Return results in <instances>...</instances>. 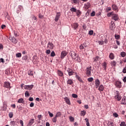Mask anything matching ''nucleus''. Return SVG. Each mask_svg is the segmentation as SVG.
<instances>
[{
  "label": "nucleus",
  "instance_id": "obj_39",
  "mask_svg": "<svg viewBox=\"0 0 126 126\" xmlns=\"http://www.w3.org/2000/svg\"><path fill=\"white\" fill-rule=\"evenodd\" d=\"M18 103H22V104H23V103H24L23 98H21L19 99L18 100Z\"/></svg>",
  "mask_w": 126,
  "mask_h": 126
},
{
  "label": "nucleus",
  "instance_id": "obj_6",
  "mask_svg": "<svg viewBox=\"0 0 126 126\" xmlns=\"http://www.w3.org/2000/svg\"><path fill=\"white\" fill-rule=\"evenodd\" d=\"M71 26L74 30H76L78 28L79 25L78 24V23H74L71 25Z\"/></svg>",
  "mask_w": 126,
  "mask_h": 126
},
{
  "label": "nucleus",
  "instance_id": "obj_23",
  "mask_svg": "<svg viewBox=\"0 0 126 126\" xmlns=\"http://www.w3.org/2000/svg\"><path fill=\"white\" fill-rule=\"evenodd\" d=\"M84 6L86 9H88L89 7H90V3H89V2L86 3L84 5Z\"/></svg>",
  "mask_w": 126,
  "mask_h": 126
},
{
  "label": "nucleus",
  "instance_id": "obj_59",
  "mask_svg": "<svg viewBox=\"0 0 126 126\" xmlns=\"http://www.w3.org/2000/svg\"><path fill=\"white\" fill-rule=\"evenodd\" d=\"M11 107L13 109H15V107H16V106L15 105V104H11Z\"/></svg>",
  "mask_w": 126,
  "mask_h": 126
},
{
  "label": "nucleus",
  "instance_id": "obj_40",
  "mask_svg": "<svg viewBox=\"0 0 126 126\" xmlns=\"http://www.w3.org/2000/svg\"><path fill=\"white\" fill-rule=\"evenodd\" d=\"M25 95L26 97H28L30 96V94H29V92H28V91H26L25 93Z\"/></svg>",
  "mask_w": 126,
  "mask_h": 126
},
{
  "label": "nucleus",
  "instance_id": "obj_42",
  "mask_svg": "<svg viewBox=\"0 0 126 126\" xmlns=\"http://www.w3.org/2000/svg\"><path fill=\"white\" fill-rule=\"evenodd\" d=\"M21 53H18L16 54V58H21Z\"/></svg>",
  "mask_w": 126,
  "mask_h": 126
},
{
  "label": "nucleus",
  "instance_id": "obj_12",
  "mask_svg": "<svg viewBox=\"0 0 126 126\" xmlns=\"http://www.w3.org/2000/svg\"><path fill=\"white\" fill-rule=\"evenodd\" d=\"M10 40L13 44H17V42H18V40L14 37H11Z\"/></svg>",
  "mask_w": 126,
  "mask_h": 126
},
{
  "label": "nucleus",
  "instance_id": "obj_18",
  "mask_svg": "<svg viewBox=\"0 0 126 126\" xmlns=\"http://www.w3.org/2000/svg\"><path fill=\"white\" fill-rule=\"evenodd\" d=\"M23 8V7L21 5H19L18 7L17 8L16 12L17 13H19L20 11H21V9Z\"/></svg>",
  "mask_w": 126,
  "mask_h": 126
},
{
  "label": "nucleus",
  "instance_id": "obj_56",
  "mask_svg": "<svg viewBox=\"0 0 126 126\" xmlns=\"http://www.w3.org/2000/svg\"><path fill=\"white\" fill-rule=\"evenodd\" d=\"M122 72H123V73H126V66H125L123 70L122 71Z\"/></svg>",
  "mask_w": 126,
  "mask_h": 126
},
{
  "label": "nucleus",
  "instance_id": "obj_38",
  "mask_svg": "<svg viewBox=\"0 0 126 126\" xmlns=\"http://www.w3.org/2000/svg\"><path fill=\"white\" fill-rule=\"evenodd\" d=\"M93 80H94V79L93 78V77H90L88 78V81L89 82H92Z\"/></svg>",
  "mask_w": 126,
  "mask_h": 126
},
{
  "label": "nucleus",
  "instance_id": "obj_22",
  "mask_svg": "<svg viewBox=\"0 0 126 126\" xmlns=\"http://www.w3.org/2000/svg\"><path fill=\"white\" fill-rule=\"evenodd\" d=\"M57 73H58L59 76H61V77L62 76H63V71H62L60 70H58L57 71Z\"/></svg>",
  "mask_w": 126,
  "mask_h": 126
},
{
  "label": "nucleus",
  "instance_id": "obj_29",
  "mask_svg": "<svg viewBox=\"0 0 126 126\" xmlns=\"http://www.w3.org/2000/svg\"><path fill=\"white\" fill-rule=\"evenodd\" d=\"M112 7L114 10H118V6L115 4H112Z\"/></svg>",
  "mask_w": 126,
  "mask_h": 126
},
{
  "label": "nucleus",
  "instance_id": "obj_48",
  "mask_svg": "<svg viewBox=\"0 0 126 126\" xmlns=\"http://www.w3.org/2000/svg\"><path fill=\"white\" fill-rule=\"evenodd\" d=\"M52 122L53 123H57V117H55L53 119H52Z\"/></svg>",
  "mask_w": 126,
  "mask_h": 126
},
{
  "label": "nucleus",
  "instance_id": "obj_15",
  "mask_svg": "<svg viewBox=\"0 0 126 126\" xmlns=\"http://www.w3.org/2000/svg\"><path fill=\"white\" fill-rule=\"evenodd\" d=\"M114 98L116 101H121V100H122V96L121 94H119V95H115Z\"/></svg>",
  "mask_w": 126,
  "mask_h": 126
},
{
  "label": "nucleus",
  "instance_id": "obj_16",
  "mask_svg": "<svg viewBox=\"0 0 126 126\" xmlns=\"http://www.w3.org/2000/svg\"><path fill=\"white\" fill-rule=\"evenodd\" d=\"M112 19L115 20V21H117L119 19V16L118 15L114 14L112 15Z\"/></svg>",
  "mask_w": 126,
  "mask_h": 126
},
{
  "label": "nucleus",
  "instance_id": "obj_26",
  "mask_svg": "<svg viewBox=\"0 0 126 126\" xmlns=\"http://www.w3.org/2000/svg\"><path fill=\"white\" fill-rule=\"evenodd\" d=\"M98 87L99 91H104V86L102 84L100 85Z\"/></svg>",
  "mask_w": 126,
  "mask_h": 126
},
{
  "label": "nucleus",
  "instance_id": "obj_19",
  "mask_svg": "<svg viewBox=\"0 0 126 126\" xmlns=\"http://www.w3.org/2000/svg\"><path fill=\"white\" fill-rule=\"evenodd\" d=\"M109 58L110 60H114V59H115V55L114 53L111 52L109 54Z\"/></svg>",
  "mask_w": 126,
  "mask_h": 126
},
{
  "label": "nucleus",
  "instance_id": "obj_9",
  "mask_svg": "<svg viewBox=\"0 0 126 126\" xmlns=\"http://www.w3.org/2000/svg\"><path fill=\"white\" fill-rule=\"evenodd\" d=\"M4 87L5 88H10V83L9 82H4Z\"/></svg>",
  "mask_w": 126,
  "mask_h": 126
},
{
  "label": "nucleus",
  "instance_id": "obj_14",
  "mask_svg": "<svg viewBox=\"0 0 126 126\" xmlns=\"http://www.w3.org/2000/svg\"><path fill=\"white\" fill-rule=\"evenodd\" d=\"M121 105H126V97L124 96L122 99Z\"/></svg>",
  "mask_w": 126,
  "mask_h": 126
},
{
  "label": "nucleus",
  "instance_id": "obj_37",
  "mask_svg": "<svg viewBox=\"0 0 126 126\" xmlns=\"http://www.w3.org/2000/svg\"><path fill=\"white\" fill-rule=\"evenodd\" d=\"M114 94L115 96H119L120 94V92L118 91H114Z\"/></svg>",
  "mask_w": 126,
  "mask_h": 126
},
{
  "label": "nucleus",
  "instance_id": "obj_10",
  "mask_svg": "<svg viewBox=\"0 0 126 126\" xmlns=\"http://www.w3.org/2000/svg\"><path fill=\"white\" fill-rule=\"evenodd\" d=\"M66 55H67V52L62 51L61 52V59H64V57H65Z\"/></svg>",
  "mask_w": 126,
  "mask_h": 126
},
{
  "label": "nucleus",
  "instance_id": "obj_36",
  "mask_svg": "<svg viewBox=\"0 0 126 126\" xmlns=\"http://www.w3.org/2000/svg\"><path fill=\"white\" fill-rule=\"evenodd\" d=\"M23 61H27L28 60V56L25 55L22 57Z\"/></svg>",
  "mask_w": 126,
  "mask_h": 126
},
{
  "label": "nucleus",
  "instance_id": "obj_55",
  "mask_svg": "<svg viewBox=\"0 0 126 126\" xmlns=\"http://www.w3.org/2000/svg\"><path fill=\"white\" fill-rule=\"evenodd\" d=\"M79 48L80 49V50H83V49H84V46H83V44H81Z\"/></svg>",
  "mask_w": 126,
  "mask_h": 126
},
{
  "label": "nucleus",
  "instance_id": "obj_25",
  "mask_svg": "<svg viewBox=\"0 0 126 126\" xmlns=\"http://www.w3.org/2000/svg\"><path fill=\"white\" fill-rule=\"evenodd\" d=\"M70 10L72 13H73L74 12H76V10H77V9L74 7H72L70 9Z\"/></svg>",
  "mask_w": 126,
  "mask_h": 126
},
{
  "label": "nucleus",
  "instance_id": "obj_43",
  "mask_svg": "<svg viewBox=\"0 0 126 126\" xmlns=\"http://www.w3.org/2000/svg\"><path fill=\"white\" fill-rule=\"evenodd\" d=\"M8 116H9L10 119H12V118L13 117V113L10 112L8 114Z\"/></svg>",
  "mask_w": 126,
  "mask_h": 126
},
{
  "label": "nucleus",
  "instance_id": "obj_64",
  "mask_svg": "<svg viewBox=\"0 0 126 126\" xmlns=\"http://www.w3.org/2000/svg\"><path fill=\"white\" fill-rule=\"evenodd\" d=\"M123 80L124 82H126V76L124 77V79Z\"/></svg>",
  "mask_w": 126,
  "mask_h": 126
},
{
  "label": "nucleus",
  "instance_id": "obj_32",
  "mask_svg": "<svg viewBox=\"0 0 126 126\" xmlns=\"http://www.w3.org/2000/svg\"><path fill=\"white\" fill-rule=\"evenodd\" d=\"M108 126H114V123L113 122L108 121L107 123Z\"/></svg>",
  "mask_w": 126,
  "mask_h": 126
},
{
  "label": "nucleus",
  "instance_id": "obj_53",
  "mask_svg": "<svg viewBox=\"0 0 126 126\" xmlns=\"http://www.w3.org/2000/svg\"><path fill=\"white\" fill-rule=\"evenodd\" d=\"M93 33H94V32H93V31H90L89 32V35H93Z\"/></svg>",
  "mask_w": 126,
  "mask_h": 126
},
{
  "label": "nucleus",
  "instance_id": "obj_41",
  "mask_svg": "<svg viewBox=\"0 0 126 126\" xmlns=\"http://www.w3.org/2000/svg\"><path fill=\"white\" fill-rule=\"evenodd\" d=\"M115 38L116 40H119V39H120V38H121V36H120V35H119V34H115Z\"/></svg>",
  "mask_w": 126,
  "mask_h": 126
},
{
  "label": "nucleus",
  "instance_id": "obj_62",
  "mask_svg": "<svg viewBox=\"0 0 126 126\" xmlns=\"http://www.w3.org/2000/svg\"><path fill=\"white\" fill-rule=\"evenodd\" d=\"M30 106L31 107H34V103L33 102H31L30 104Z\"/></svg>",
  "mask_w": 126,
  "mask_h": 126
},
{
  "label": "nucleus",
  "instance_id": "obj_3",
  "mask_svg": "<svg viewBox=\"0 0 126 126\" xmlns=\"http://www.w3.org/2000/svg\"><path fill=\"white\" fill-rule=\"evenodd\" d=\"M33 87L34 85H25V86H24V88L26 90H32Z\"/></svg>",
  "mask_w": 126,
  "mask_h": 126
},
{
  "label": "nucleus",
  "instance_id": "obj_50",
  "mask_svg": "<svg viewBox=\"0 0 126 126\" xmlns=\"http://www.w3.org/2000/svg\"><path fill=\"white\" fill-rule=\"evenodd\" d=\"M72 97H73V98H77V97H78V95H77V94H72Z\"/></svg>",
  "mask_w": 126,
  "mask_h": 126
},
{
  "label": "nucleus",
  "instance_id": "obj_4",
  "mask_svg": "<svg viewBox=\"0 0 126 126\" xmlns=\"http://www.w3.org/2000/svg\"><path fill=\"white\" fill-rule=\"evenodd\" d=\"M70 55L72 57V59H73V60H75L76 59V56L77 55H76V53H75L74 51H71L70 53Z\"/></svg>",
  "mask_w": 126,
  "mask_h": 126
},
{
  "label": "nucleus",
  "instance_id": "obj_60",
  "mask_svg": "<svg viewBox=\"0 0 126 126\" xmlns=\"http://www.w3.org/2000/svg\"><path fill=\"white\" fill-rule=\"evenodd\" d=\"M20 125H21L22 126H24L23 121L20 120Z\"/></svg>",
  "mask_w": 126,
  "mask_h": 126
},
{
  "label": "nucleus",
  "instance_id": "obj_52",
  "mask_svg": "<svg viewBox=\"0 0 126 126\" xmlns=\"http://www.w3.org/2000/svg\"><path fill=\"white\" fill-rule=\"evenodd\" d=\"M48 114L49 115L50 117H51V118H52L54 116V114H53V113H51V112L48 111Z\"/></svg>",
  "mask_w": 126,
  "mask_h": 126
},
{
  "label": "nucleus",
  "instance_id": "obj_31",
  "mask_svg": "<svg viewBox=\"0 0 126 126\" xmlns=\"http://www.w3.org/2000/svg\"><path fill=\"white\" fill-rule=\"evenodd\" d=\"M102 66H103L104 70H106L107 68V63H106V62L103 63L102 64Z\"/></svg>",
  "mask_w": 126,
  "mask_h": 126
},
{
  "label": "nucleus",
  "instance_id": "obj_24",
  "mask_svg": "<svg viewBox=\"0 0 126 126\" xmlns=\"http://www.w3.org/2000/svg\"><path fill=\"white\" fill-rule=\"evenodd\" d=\"M64 99L65 100L66 104H68V105H70V101L69 100V99L67 97H64Z\"/></svg>",
  "mask_w": 126,
  "mask_h": 126
},
{
  "label": "nucleus",
  "instance_id": "obj_7",
  "mask_svg": "<svg viewBox=\"0 0 126 126\" xmlns=\"http://www.w3.org/2000/svg\"><path fill=\"white\" fill-rule=\"evenodd\" d=\"M34 123H35V119H31L29 121V123L27 126H31L33 124H34Z\"/></svg>",
  "mask_w": 126,
  "mask_h": 126
},
{
  "label": "nucleus",
  "instance_id": "obj_27",
  "mask_svg": "<svg viewBox=\"0 0 126 126\" xmlns=\"http://www.w3.org/2000/svg\"><path fill=\"white\" fill-rule=\"evenodd\" d=\"M28 75H30V76H33L34 73H33L32 70H30L28 71Z\"/></svg>",
  "mask_w": 126,
  "mask_h": 126
},
{
  "label": "nucleus",
  "instance_id": "obj_8",
  "mask_svg": "<svg viewBox=\"0 0 126 126\" xmlns=\"http://www.w3.org/2000/svg\"><path fill=\"white\" fill-rule=\"evenodd\" d=\"M100 80L99 79H96L95 81V88H98L100 84Z\"/></svg>",
  "mask_w": 126,
  "mask_h": 126
},
{
  "label": "nucleus",
  "instance_id": "obj_57",
  "mask_svg": "<svg viewBox=\"0 0 126 126\" xmlns=\"http://www.w3.org/2000/svg\"><path fill=\"white\" fill-rule=\"evenodd\" d=\"M111 64H112V65H116V64H117V63L115 62V61H113L111 62Z\"/></svg>",
  "mask_w": 126,
  "mask_h": 126
},
{
  "label": "nucleus",
  "instance_id": "obj_47",
  "mask_svg": "<svg viewBox=\"0 0 126 126\" xmlns=\"http://www.w3.org/2000/svg\"><path fill=\"white\" fill-rule=\"evenodd\" d=\"M120 126H126V122H122L120 123Z\"/></svg>",
  "mask_w": 126,
  "mask_h": 126
},
{
  "label": "nucleus",
  "instance_id": "obj_54",
  "mask_svg": "<svg viewBox=\"0 0 126 126\" xmlns=\"http://www.w3.org/2000/svg\"><path fill=\"white\" fill-rule=\"evenodd\" d=\"M95 11H93L91 13V16H95Z\"/></svg>",
  "mask_w": 126,
  "mask_h": 126
},
{
  "label": "nucleus",
  "instance_id": "obj_30",
  "mask_svg": "<svg viewBox=\"0 0 126 126\" xmlns=\"http://www.w3.org/2000/svg\"><path fill=\"white\" fill-rule=\"evenodd\" d=\"M62 116V112H58L57 113V114H56L55 117H56V118H59Z\"/></svg>",
  "mask_w": 126,
  "mask_h": 126
},
{
  "label": "nucleus",
  "instance_id": "obj_28",
  "mask_svg": "<svg viewBox=\"0 0 126 126\" xmlns=\"http://www.w3.org/2000/svg\"><path fill=\"white\" fill-rule=\"evenodd\" d=\"M76 78L80 81V82H81V83H83V80H82V79L80 77H79L78 75H76Z\"/></svg>",
  "mask_w": 126,
  "mask_h": 126
},
{
  "label": "nucleus",
  "instance_id": "obj_33",
  "mask_svg": "<svg viewBox=\"0 0 126 126\" xmlns=\"http://www.w3.org/2000/svg\"><path fill=\"white\" fill-rule=\"evenodd\" d=\"M75 60H76V61L78 63H80V62H81V60L80 59V57H78V55L76 56V59Z\"/></svg>",
  "mask_w": 126,
  "mask_h": 126
},
{
  "label": "nucleus",
  "instance_id": "obj_20",
  "mask_svg": "<svg viewBox=\"0 0 126 126\" xmlns=\"http://www.w3.org/2000/svg\"><path fill=\"white\" fill-rule=\"evenodd\" d=\"M76 16H78V17H79V16H80V15H81V11H80V10L79 9H77L76 11L75 12Z\"/></svg>",
  "mask_w": 126,
  "mask_h": 126
},
{
  "label": "nucleus",
  "instance_id": "obj_1",
  "mask_svg": "<svg viewBox=\"0 0 126 126\" xmlns=\"http://www.w3.org/2000/svg\"><path fill=\"white\" fill-rule=\"evenodd\" d=\"M91 67V66L88 67L86 69V74L88 75V76H91V70H92Z\"/></svg>",
  "mask_w": 126,
  "mask_h": 126
},
{
  "label": "nucleus",
  "instance_id": "obj_44",
  "mask_svg": "<svg viewBox=\"0 0 126 126\" xmlns=\"http://www.w3.org/2000/svg\"><path fill=\"white\" fill-rule=\"evenodd\" d=\"M55 56H56V53H55V51H52L51 53L50 56L54 57Z\"/></svg>",
  "mask_w": 126,
  "mask_h": 126
},
{
  "label": "nucleus",
  "instance_id": "obj_61",
  "mask_svg": "<svg viewBox=\"0 0 126 126\" xmlns=\"http://www.w3.org/2000/svg\"><path fill=\"white\" fill-rule=\"evenodd\" d=\"M73 1L74 3H75L76 4L78 3V0H73Z\"/></svg>",
  "mask_w": 126,
  "mask_h": 126
},
{
  "label": "nucleus",
  "instance_id": "obj_34",
  "mask_svg": "<svg viewBox=\"0 0 126 126\" xmlns=\"http://www.w3.org/2000/svg\"><path fill=\"white\" fill-rule=\"evenodd\" d=\"M120 55L122 58H125V57L126 56V53L125 52H121Z\"/></svg>",
  "mask_w": 126,
  "mask_h": 126
},
{
  "label": "nucleus",
  "instance_id": "obj_45",
  "mask_svg": "<svg viewBox=\"0 0 126 126\" xmlns=\"http://www.w3.org/2000/svg\"><path fill=\"white\" fill-rule=\"evenodd\" d=\"M93 59H94V62H97L98 60H99V57L96 56Z\"/></svg>",
  "mask_w": 126,
  "mask_h": 126
},
{
  "label": "nucleus",
  "instance_id": "obj_49",
  "mask_svg": "<svg viewBox=\"0 0 126 126\" xmlns=\"http://www.w3.org/2000/svg\"><path fill=\"white\" fill-rule=\"evenodd\" d=\"M112 15H113V12H109L107 14V16H108V17H111Z\"/></svg>",
  "mask_w": 126,
  "mask_h": 126
},
{
  "label": "nucleus",
  "instance_id": "obj_51",
  "mask_svg": "<svg viewBox=\"0 0 126 126\" xmlns=\"http://www.w3.org/2000/svg\"><path fill=\"white\" fill-rule=\"evenodd\" d=\"M113 117H114L115 118H118V117H119V115H118L117 113H113Z\"/></svg>",
  "mask_w": 126,
  "mask_h": 126
},
{
  "label": "nucleus",
  "instance_id": "obj_58",
  "mask_svg": "<svg viewBox=\"0 0 126 126\" xmlns=\"http://www.w3.org/2000/svg\"><path fill=\"white\" fill-rule=\"evenodd\" d=\"M50 53L51 50H50V49H48L46 50V54H47V55H50Z\"/></svg>",
  "mask_w": 126,
  "mask_h": 126
},
{
  "label": "nucleus",
  "instance_id": "obj_35",
  "mask_svg": "<svg viewBox=\"0 0 126 126\" xmlns=\"http://www.w3.org/2000/svg\"><path fill=\"white\" fill-rule=\"evenodd\" d=\"M85 115H86V111L84 110L81 111V114H80L81 116H83V117H84Z\"/></svg>",
  "mask_w": 126,
  "mask_h": 126
},
{
  "label": "nucleus",
  "instance_id": "obj_5",
  "mask_svg": "<svg viewBox=\"0 0 126 126\" xmlns=\"http://www.w3.org/2000/svg\"><path fill=\"white\" fill-rule=\"evenodd\" d=\"M67 71L68 73L69 76H71V75H73V73H74V72H73L72 69L70 68H68V69H67Z\"/></svg>",
  "mask_w": 126,
  "mask_h": 126
},
{
  "label": "nucleus",
  "instance_id": "obj_63",
  "mask_svg": "<svg viewBox=\"0 0 126 126\" xmlns=\"http://www.w3.org/2000/svg\"><path fill=\"white\" fill-rule=\"evenodd\" d=\"M111 10V7H107L106 8V11L108 12V11H110Z\"/></svg>",
  "mask_w": 126,
  "mask_h": 126
},
{
  "label": "nucleus",
  "instance_id": "obj_13",
  "mask_svg": "<svg viewBox=\"0 0 126 126\" xmlns=\"http://www.w3.org/2000/svg\"><path fill=\"white\" fill-rule=\"evenodd\" d=\"M111 25L110 26V30L114 31L115 30V28H116V26H115V23H113L112 22Z\"/></svg>",
  "mask_w": 126,
  "mask_h": 126
},
{
  "label": "nucleus",
  "instance_id": "obj_2",
  "mask_svg": "<svg viewBox=\"0 0 126 126\" xmlns=\"http://www.w3.org/2000/svg\"><path fill=\"white\" fill-rule=\"evenodd\" d=\"M114 84L117 88H122V82L120 81H116Z\"/></svg>",
  "mask_w": 126,
  "mask_h": 126
},
{
  "label": "nucleus",
  "instance_id": "obj_17",
  "mask_svg": "<svg viewBox=\"0 0 126 126\" xmlns=\"http://www.w3.org/2000/svg\"><path fill=\"white\" fill-rule=\"evenodd\" d=\"M47 47L50 49V50H53V49H54V44H53L52 42H49L48 44Z\"/></svg>",
  "mask_w": 126,
  "mask_h": 126
},
{
  "label": "nucleus",
  "instance_id": "obj_11",
  "mask_svg": "<svg viewBox=\"0 0 126 126\" xmlns=\"http://www.w3.org/2000/svg\"><path fill=\"white\" fill-rule=\"evenodd\" d=\"M60 12H57L56 16L55 17V22H58L59 21V19H60V17L61 16V15L60 14Z\"/></svg>",
  "mask_w": 126,
  "mask_h": 126
},
{
  "label": "nucleus",
  "instance_id": "obj_46",
  "mask_svg": "<svg viewBox=\"0 0 126 126\" xmlns=\"http://www.w3.org/2000/svg\"><path fill=\"white\" fill-rule=\"evenodd\" d=\"M69 119L70 122H74V118H73L71 116H70L69 117Z\"/></svg>",
  "mask_w": 126,
  "mask_h": 126
},
{
  "label": "nucleus",
  "instance_id": "obj_21",
  "mask_svg": "<svg viewBox=\"0 0 126 126\" xmlns=\"http://www.w3.org/2000/svg\"><path fill=\"white\" fill-rule=\"evenodd\" d=\"M67 84H69V85H72L73 84V81L71 79H68L67 81Z\"/></svg>",
  "mask_w": 126,
  "mask_h": 126
}]
</instances>
